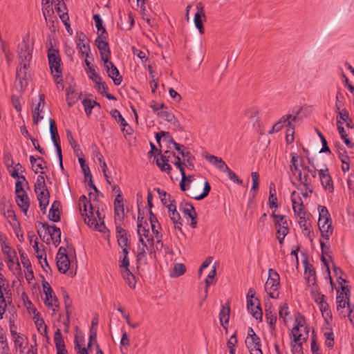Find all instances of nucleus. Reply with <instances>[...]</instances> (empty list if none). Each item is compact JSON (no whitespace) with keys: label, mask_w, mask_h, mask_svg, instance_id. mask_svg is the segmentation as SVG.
<instances>
[{"label":"nucleus","mask_w":354,"mask_h":354,"mask_svg":"<svg viewBox=\"0 0 354 354\" xmlns=\"http://www.w3.org/2000/svg\"><path fill=\"white\" fill-rule=\"evenodd\" d=\"M291 335L294 337L290 342L292 354H304L303 342H306L308 338L309 330L306 326L305 317L299 313L295 319V326L291 330Z\"/></svg>","instance_id":"nucleus-1"},{"label":"nucleus","mask_w":354,"mask_h":354,"mask_svg":"<svg viewBox=\"0 0 354 354\" xmlns=\"http://www.w3.org/2000/svg\"><path fill=\"white\" fill-rule=\"evenodd\" d=\"M48 60L51 74L56 79L60 78L62 82V72L61 68L62 59L58 49L53 48L51 41L50 40V47L48 48L47 52Z\"/></svg>","instance_id":"nucleus-2"},{"label":"nucleus","mask_w":354,"mask_h":354,"mask_svg":"<svg viewBox=\"0 0 354 354\" xmlns=\"http://www.w3.org/2000/svg\"><path fill=\"white\" fill-rule=\"evenodd\" d=\"M280 277L279 274L273 269L270 268L268 270V278L265 284V289L268 292L269 290V295L272 299L279 297V292L274 294L280 286Z\"/></svg>","instance_id":"nucleus-3"},{"label":"nucleus","mask_w":354,"mask_h":354,"mask_svg":"<svg viewBox=\"0 0 354 354\" xmlns=\"http://www.w3.org/2000/svg\"><path fill=\"white\" fill-rule=\"evenodd\" d=\"M17 57L19 61V65L29 64L32 59V50L30 49L28 44V36L24 37L22 41L18 45Z\"/></svg>","instance_id":"nucleus-4"},{"label":"nucleus","mask_w":354,"mask_h":354,"mask_svg":"<svg viewBox=\"0 0 354 354\" xmlns=\"http://www.w3.org/2000/svg\"><path fill=\"white\" fill-rule=\"evenodd\" d=\"M30 68L29 64H24L18 66L16 70V81H19L20 89L25 91L30 79V75L28 73Z\"/></svg>","instance_id":"nucleus-5"},{"label":"nucleus","mask_w":354,"mask_h":354,"mask_svg":"<svg viewBox=\"0 0 354 354\" xmlns=\"http://www.w3.org/2000/svg\"><path fill=\"white\" fill-rule=\"evenodd\" d=\"M82 216L84 217V223L90 227L100 232H102V229L106 228L104 221L98 223L97 218L94 216V207L93 205H91L89 207V210L86 212H84L82 214Z\"/></svg>","instance_id":"nucleus-6"},{"label":"nucleus","mask_w":354,"mask_h":354,"mask_svg":"<svg viewBox=\"0 0 354 354\" xmlns=\"http://www.w3.org/2000/svg\"><path fill=\"white\" fill-rule=\"evenodd\" d=\"M179 208L185 217L191 219L190 227L196 228L197 225V214L193 205L190 202L183 200L180 203Z\"/></svg>","instance_id":"nucleus-7"},{"label":"nucleus","mask_w":354,"mask_h":354,"mask_svg":"<svg viewBox=\"0 0 354 354\" xmlns=\"http://www.w3.org/2000/svg\"><path fill=\"white\" fill-rule=\"evenodd\" d=\"M42 286L44 289V294L46 295V299L44 301V304L48 307L55 306L53 309V311H56L59 305L57 304L58 302V299L57 297L55 295L53 290L48 283L44 279L42 280Z\"/></svg>","instance_id":"nucleus-8"},{"label":"nucleus","mask_w":354,"mask_h":354,"mask_svg":"<svg viewBox=\"0 0 354 354\" xmlns=\"http://www.w3.org/2000/svg\"><path fill=\"white\" fill-rule=\"evenodd\" d=\"M104 67L108 74V76L113 80V83L116 86H119L122 81V77L120 75V72L114 64L110 60H104Z\"/></svg>","instance_id":"nucleus-9"},{"label":"nucleus","mask_w":354,"mask_h":354,"mask_svg":"<svg viewBox=\"0 0 354 354\" xmlns=\"http://www.w3.org/2000/svg\"><path fill=\"white\" fill-rule=\"evenodd\" d=\"M197 12L194 15V24L196 28L198 30L201 34L205 32L203 21H206V15L205 12V6L202 2H198L196 4Z\"/></svg>","instance_id":"nucleus-10"},{"label":"nucleus","mask_w":354,"mask_h":354,"mask_svg":"<svg viewBox=\"0 0 354 354\" xmlns=\"http://www.w3.org/2000/svg\"><path fill=\"white\" fill-rule=\"evenodd\" d=\"M45 104V95L39 94L37 104L32 109L33 123L36 125L38 124L39 120L44 118V107Z\"/></svg>","instance_id":"nucleus-11"},{"label":"nucleus","mask_w":354,"mask_h":354,"mask_svg":"<svg viewBox=\"0 0 354 354\" xmlns=\"http://www.w3.org/2000/svg\"><path fill=\"white\" fill-rule=\"evenodd\" d=\"M247 308L250 313L257 320L262 321L263 312L259 299H249L247 301Z\"/></svg>","instance_id":"nucleus-12"},{"label":"nucleus","mask_w":354,"mask_h":354,"mask_svg":"<svg viewBox=\"0 0 354 354\" xmlns=\"http://www.w3.org/2000/svg\"><path fill=\"white\" fill-rule=\"evenodd\" d=\"M319 176L324 189L328 191L330 193L333 192V183L332 178L328 173V169L326 168L325 169H320L319 171Z\"/></svg>","instance_id":"nucleus-13"},{"label":"nucleus","mask_w":354,"mask_h":354,"mask_svg":"<svg viewBox=\"0 0 354 354\" xmlns=\"http://www.w3.org/2000/svg\"><path fill=\"white\" fill-rule=\"evenodd\" d=\"M95 44L100 51L101 59L103 62H104V60L110 59L111 53L106 39H96L95 40Z\"/></svg>","instance_id":"nucleus-14"},{"label":"nucleus","mask_w":354,"mask_h":354,"mask_svg":"<svg viewBox=\"0 0 354 354\" xmlns=\"http://www.w3.org/2000/svg\"><path fill=\"white\" fill-rule=\"evenodd\" d=\"M304 263V276L309 286H314L316 281L315 270L313 265L307 260L303 261Z\"/></svg>","instance_id":"nucleus-15"},{"label":"nucleus","mask_w":354,"mask_h":354,"mask_svg":"<svg viewBox=\"0 0 354 354\" xmlns=\"http://www.w3.org/2000/svg\"><path fill=\"white\" fill-rule=\"evenodd\" d=\"M110 113L115 120L118 123H120V125L122 127L121 131L126 132L127 134H131L132 129L122 117L120 112L118 109H113L111 111Z\"/></svg>","instance_id":"nucleus-16"},{"label":"nucleus","mask_w":354,"mask_h":354,"mask_svg":"<svg viewBox=\"0 0 354 354\" xmlns=\"http://www.w3.org/2000/svg\"><path fill=\"white\" fill-rule=\"evenodd\" d=\"M54 342L57 349V354H68V351L65 348L64 337L59 328H57L55 332Z\"/></svg>","instance_id":"nucleus-17"},{"label":"nucleus","mask_w":354,"mask_h":354,"mask_svg":"<svg viewBox=\"0 0 354 354\" xmlns=\"http://www.w3.org/2000/svg\"><path fill=\"white\" fill-rule=\"evenodd\" d=\"M271 217L274 218V227L277 230H283L286 229V232H289L288 221L285 215L276 214L273 212Z\"/></svg>","instance_id":"nucleus-18"},{"label":"nucleus","mask_w":354,"mask_h":354,"mask_svg":"<svg viewBox=\"0 0 354 354\" xmlns=\"http://www.w3.org/2000/svg\"><path fill=\"white\" fill-rule=\"evenodd\" d=\"M318 225L321 232L322 237L328 241L330 236L333 233V227L332 225V221H327V220H326L324 221H322V223L318 222Z\"/></svg>","instance_id":"nucleus-19"},{"label":"nucleus","mask_w":354,"mask_h":354,"mask_svg":"<svg viewBox=\"0 0 354 354\" xmlns=\"http://www.w3.org/2000/svg\"><path fill=\"white\" fill-rule=\"evenodd\" d=\"M230 307L228 304H225L222 306L219 313V319L221 325L227 332V324L230 319Z\"/></svg>","instance_id":"nucleus-20"},{"label":"nucleus","mask_w":354,"mask_h":354,"mask_svg":"<svg viewBox=\"0 0 354 354\" xmlns=\"http://www.w3.org/2000/svg\"><path fill=\"white\" fill-rule=\"evenodd\" d=\"M299 225L302 229L303 233L305 236H308L312 241L313 238V232L310 231V227L311 226L310 221L306 216L298 217Z\"/></svg>","instance_id":"nucleus-21"},{"label":"nucleus","mask_w":354,"mask_h":354,"mask_svg":"<svg viewBox=\"0 0 354 354\" xmlns=\"http://www.w3.org/2000/svg\"><path fill=\"white\" fill-rule=\"evenodd\" d=\"M60 207L61 203L55 201L49 210L48 218L53 222L57 223L60 221Z\"/></svg>","instance_id":"nucleus-22"},{"label":"nucleus","mask_w":354,"mask_h":354,"mask_svg":"<svg viewBox=\"0 0 354 354\" xmlns=\"http://www.w3.org/2000/svg\"><path fill=\"white\" fill-rule=\"evenodd\" d=\"M319 243H320V247H321V250H322V257H321V261L323 263V264L326 266V271L328 272V278L330 280V283L331 286H333V280L330 277L329 265H328V263L327 262L326 259L324 257V254L328 255V253L330 250V245H326L325 244L324 241H322V239L319 240Z\"/></svg>","instance_id":"nucleus-23"},{"label":"nucleus","mask_w":354,"mask_h":354,"mask_svg":"<svg viewBox=\"0 0 354 354\" xmlns=\"http://www.w3.org/2000/svg\"><path fill=\"white\" fill-rule=\"evenodd\" d=\"M60 257H56V263L58 270L65 274L70 268L71 261L68 254H62Z\"/></svg>","instance_id":"nucleus-24"},{"label":"nucleus","mask_w":354,"mask_h":354,"mask_svg":"<svg viewBox=\"0 0 354 354\" xmlns=\"http://www.w3.org/2000/svg\"><path fill=\"white\" fill-rule=\"evenodd\" d=\"M205 158L207 160H208L210 163L214 165L216 167L221 170L223 172L226 171L227 168H229L226 165L225 161L223 160L222 158L215 156L214 155H208L206 154Z\"/></svg>","instance_id":"nucleus-25"},{"label":"nucleus","mask_w":354,"mask_h":354,"mask_svg":"<svg viewBox=\"0 0 354 354\" xmlns=\"http://www.w3.org/2000/svg\"><path fill=\"white\" fill-rule=\"evenodd\" d=\"M16 202L21 210L26 213L30 207V201L26 192L16 194Z\"/></svg>","instance_id":"nucleus-26"},{"label":"nucleus","mask_w":354,"mask_h":354,"mask_svg":"<svg viewBox=\"0 0 354 354\" xmlns=\"http://www.w3.org/2000/svg\"><path fill=\"white\" fill-rule=\"evenodd\" d=\"M66 92L67 104L71 107L78 101L81 94L76 93L72 86H69Z\"/></svg>","instance_id":"nucleus-27"},{"label":"nucleus","mask_w":354,"mask_h":354,"mask_svg":"<svg viewBox=\"0 0 354 354\" xmlns=\"http://www.w3.org/2000/svg\"><path fill=\"white\" fill-rule=\"evenodd\" d=\"M121 274L129 287L130 288H135L136 284V278L129 268H122Z\"/></svg>","instance_id":"nucleus-28"},{"label":"nucleus","mask_w":354,"mask_h":354,"mask_svg":"<svg viewBox=\"0 0 354 354\" xmlns=\"http://www.w3.org/2000/svg\"><path fill=\"white\" fill-rule=\"evenodd\" d=\"M299 202H297L295 198H292V209L295 216L298 218L306 216L307 213L304 211V205L301 198L299 196Z\"/></svg>","instance_id":"nucleus-29"},{"label":"nucleus","mask_w":354,"mask_h":354,"mask_svg":"<svg viewBox=\"0 0 354 354\" xmlns=\"http://www.w3.org/2000/svg\"><path fill=\"white\" fill-rule=\"evenodd\" d=\"M37 225L41 226L42 228H46L48 230V234L50 236V239L52 237L61 236V230L56 225H49L46 223H42L40 221H37Z\"/></svg>","instance_id":"nucleus-30"},{"label":"nucleus","mask_w":354,"mask_h":354,"mask_svg":"<svg viewBox=\"0 0 354 354\" xmlns=\"http://www.w3.org/2000/svg\"><path fill=\"white\" fill-rule=\"evenodd\" d=\"M269 199L268 205L270 208L278 207L277 197L276 196V187L274 183L271 182L269 187Z\"/></svg>","instance_id":"nucleus-31"},{"label":"nucleus","mask_w":354,"mask_h":354,"mask_svg":"<svg viewBox=\"0 0 354 354\" xmlns=\"http://www.w3.org/2000/svg\"><path fill=\"white\" fill-rule=\"evenodd\" d=\"M53 3V1L50 0H42V12L45 17L46 21H48V18H55L53 17L54 11L53 8L50 6V4Z\"/></svg>","instance_id":"nucleus-32"},{"label":"nucleus","mask_w":354,"mask_h":354,"mask_svg":"<svg viewBox=\"0 0 354 354\" xmlns=\"http://www.w3.org/2000/svg\"><path fill=\"white\" fill-rule=\"evenodd\" d=\"M49 124L51 140L54 145H57V144H60V138L58 134L57 124L55 120L51 118L49 119Z\"/></svg>","instance_id":"nucleus-33"},{"label":"nucleus","mask_w":354,"mask_h":354,"mask_svg":"<svg viewBox=\"0 0 354 354\" xmlns=\"http://www.w3.org/2000/svg\"><path fill=\"white\" fill-rule=\"evenodd\" d=\"M2 252L7 257L8 262L14 264V259L17 258L16 252L12 248L7 245L5 241L1 243Z\"/></svg>","instance_id":"nucleus-34"},{"label":"nucleus","mask_w":354,"mask_h":354,"mask_svg":"<svg viewBox=\"0 0 354 354\" xmlns=\"http://www.w3.org/2000/svg\"><path fill=\"white\" fill-rule=\"evenodd\" d=\"M35 311L36 309H35L34 313H35ZM34 318L36 319L35 324L39 332H40L41 335H46L47 334V326L45 324L43 318L40 317L39 313L37 312L36 314H35Z\"/></svg>","instance_id":"nucleus-35"},{"label":"nucleus","mask_w":354,"mask_h":354,"mask_svg":"<svg viewBox=\"0 0 354 354\" xmlns=\"http://www.w3.org/2000/svg\"><path fill=\"white\" fill-rule=\"evenodd\" d=\"M245 345L248 348L252 346H261V339L257 334H248L245 339Z\"/></svg>","instance_id":"nucleus-36"},{"label":"nucleus","mask_w":354,"mask_h":354,"mask_svg":"<svg viewBox=\"0 0 354 354\" xmlns=\"http://www.w3.org/2000/svg\"><path fill=\"white\" fill-rule=\"evenodd\" d=\"M339 118L346 122V125L348 128L353 129V124L352 119L349 116V113L346 109H340L337 111Z\"/></svg>","instance_id":"nucleus-37"},{"label":"nucleus","mask_w":354,"mask_h":354,"mask_svg":"<svg viewBox=\"0 0 354 354\" xmlns=\"http://www.w3.org/2000/svg\"><path fill=\"white\" fill-rule=\"evenodd\" d=\"M265 312L267 323L268 324L271 331L274 332L276 329L275 324L277 322V317L273 310H270V309L265 310Z\"/></svg>","instance_id":"nucleus-38"},{"label":"nucleus","mask_w":354,"mask_h":354,"mask_svg":"<svg viewBox=\"0 0 354 354\" xmlns=\"http://www.w3.org/2000/svg\"><path fill=\"white\" fill-rule=\"evenodd\" d=\"M169 218L172 221L173 223L174 224V227L176 229L179 230L181 231L182 226H183V220L180 215V214L178 212L177 210L169 213Z\"/></svg>","instance_id":"nucleus-39"},{"label":"nucleus","mask_w":354,"mask_h":354,"mask_svg":"<svg viewBox=\"0 0 354 354\" xmlns=\"http://www.w3.org/2000/svg\"><path fill=\"white\" fill-rule=\"evenodd\" d=\"M318 212H319V223H322V221H324L327 220V221H332L330 215L328 212L326 207L323 205L318 206Z\"/></svg>","instance_id":"nucleus-40"},{"label":"nucleus","mask_w":354,"mask_h":354,"mask_svg":"<svg viewBox=\"0 0 354 354\" xmlns=\"http://www.w3.org/2000/svg\"><path fill=\"white\" fill-rule=\"evenodd\" d=\"M210 190H211V186H210L209 183H208V181L206 180L204 183V187H203V192L199 195H195V194H192L190 196L195 200L201 201V200L204 199L205 198H206L209 195Z\"/></svg>","instance_id":"nucleus-41"},{"label":"nucleus","mask_w":354,"mask_h":354,"mask_svg":"<svg viewBox=\"0 0 354 354\" xmlns=\"http://www.w3.org/2000/svg\"><path fill=\"white\" fill-rule=\"evenodd\" d=\"M130 249L123 248L122 249V256L120 257L119 263L120 268H126L129 266V259L128 257L129 251Z\"/></svg>","instance_id":"nucleus-42"},{"label":"nucleus","mask_w":354,"mask_h":354,"mask_svg":"<svg viewBox=\"0 0 354 354\" xmlns=\"http://www.w3.org/2000/svg\"><path fill=\"white\" fill-rule=\"evenodd\" d=\"M63 298L64 301V306L66 309V313L67 317V321L69 322V317L72 312L73 307H72V301L69 298V296L68 293L66 291L63 292Z\"/></svg>","instance_id":"nucleus-43"},{"label":"nucleus","mask_w":354,"mask_h":354,"mask_svg":"<svg viewBox=\"0 0 354 354\" xmlns=\"http://www.w3.org/2000/svg\"><path fill=\"white\" fill-rule=\"evenodd\" d=\"M291 118V114H286L283 115L278 122H280L281 124H286L287 129V132L292 131L294 133L295 126L290 121V118Z\"/></svg>","instance_id":"nucleus-44"},{"label":"nucleus","mask_w":354,"mask_h":354,"mask_svg":"<svg viewBox=\"0 0 354 354\" xmlns=\"http://www.w3.org/2000/svg\"><path fill=\"white\" fill-rule=\"evenodd\" d=\"M251 178L252 180V186L251 187L250 192H253V197H255L256 193L259 189V174L257 171H253L251 173Z\"/></svg>","instance_id":"nucleus-45"},{"label":"nucleus","mask_w":354,"mask_h":354,"mask_svg":"<svg viewBox=\"0 0 354 354\" xmlns=\"http://www.w3.org/2000/svg\"><path fill=\"white\" fill-rule=\"evenodd\" d=\"M114 214L115 218H116V216H118L119 218V221L122 223L124 216L123 203H120L119 204L114 203Z\"/></svg>","instance_id":"nucleus-46"},{"label":"nucleus","mask_w":354,"mask_h":354,"mask_svg":"<svg viewBox=\"0 0 354 354\" xmlns=\"http://www.w3.org/2000/svg\"><path fill=\"white\" fill-rule=\"evenodd\" d=\"M154 191L158 194L163 205H166V204L172 199L171 196L169 194L159 187H155Z\"/></svg>","instance_id":"nucleus-47"},{"label":"nucleus","mask_w":354,"mask_h":354,"mask_svg":"<svg viewBox=\"0 0 354 354\" xmlns=\"http://www.w3.org/2000/svg\"><path fill=\"white\" fill-rule=\"evenodd\" d=\"M336 299L337 304V310L339 313V315H342L344 317H345L346 315L343 313V309L346 307V304L348 305V304H349V300L346 301L344 299L343 296L342 295H337Z\"/></svg>","instance_id":"nucleus-48"},{"label":"nucleus","mask_w":354,"mask_h":354,"mask_svg":"<svg viewBox=\"0 0 354 354\" xmlns=\"http://www.w3.org/2000/svg\"><path fill=\"white\" fill-rule=\"evenodd\" d=\"M185 271L186 268L184 264L175 263L171 276L174 277H180L183 275L185 272Z\"/></svg>","instance_id":"nucleus-49"},{"label":"nucleus","mask_w":354,"mask_h":354,"mask_svg":"<svg viewBox=\"0 0 354 354\" xmlns=\"http://www.w3.org/2000/svg\"><path fill=\"white\" fill-rule=\"evenodd\" d=\"M130 234H128L124 236L118 237L117 239L118 244L120 247L126 249H130L131 248V240H130Z\"/></svg>","instance_id":"nucleus-50"},{"label":"nucleus","mask_w":354,"mask_h":354,"mask_svg":"<svg viewBox=\"0 0 354 354\" xmlns=\"http://www.w3.org/2000/svg\"><path fill=\"white\" fill-rule=\"evenodd\" d=\"M171 143L174 145V149L178 151L183 158H186L189 155V151H186V147L183 145H180L175 142L173 138H170Z\"/></svg>","instance_id":"nucleus-51"},{"label":"nucleus","mask_w":354,"mask_h":354,"mask_svg":"<svg viewBox=\"0 0 354 354\" xmlns=\"http://www.w3.org/2000/svg\"><path fill=\"white\" fill-rule=\"evenodd\" d=\"M319 309L322 313L323 317H325V320L328 322V319H332V313L330 310L328 304L326 301L319 306Z\"/></svg>","instance_id":"nucleus-52"},{"label":"nucleus","mask_w":354,"mask_h":354,"mask_svg":"<svg viewBox=\"0 0 354 354\" xmlns=\"http://www.w3.org/2000/svg\"><path fill=\"white\" fill-rule=\"evenodd\" d=\"M333 272L335 274V276L337 277L338 282L341 285L343 283H348V281L342 277V276L344 275L345 274L340 268L337 267L335 264H333Z\"/></svg>","instance_id":"nucleus-53"},{"label":"nucleus","mask_w":354,"mask_h":354,"mask_svg":"<svg viewBox=\"0 0 354 354\" xmlns=\"http://www.w3.org/2000/svg\"><path fill=\"white\" fill-rule=\"evenodd\" d=\"M326 338V345L327 347L331 348L334 346V334L332 328H330L328 331L324 332V334Z\"/></svg>","instance_id":"nucleus-54"},{"label":"nucleus","mask_w":354,"mask_h":354,"mask_svg":"<svg viewBox=\"0 0 354 354\" xmlns=\"http://www.w3.org/2000/svg\"><path fill=\"white\" fill-rule=\"evenodd\" d=\"M161 160L165 162V166L162 167L163 169L162 171H165L167 174H169L172 170L171 165L168 163L169 161H171L170 155L164 153L162 155H161Z\"/></svg>","instance_id":"nucleus-55"},{"label":"nucleus","mask_w":354,"mask_h":354,"mask_svg":"<svg viewBox=\"0 0 354 354\" xmlns=\"http://www.w3.org/2000/svg\"><path fill=\"white\" fill-rule=\"evenodd\" d=\"M145 225L140 224L137 225L138 227V235L142 236L145 238H147L149 236V230L148 228V223L147 221L144 222Z\"/></svg>","instance_id":"nucleus-56"},{"label":"nucleus","mask_w":354,"mask_h":354,"mask_svg":"<svg viewBox=\"0 0 354 354\" xmlns=\"http://www.w3.org/2000/svg\"><path fill=\"white\" fill-rule=\"evenodd\" d=\"M0 346L1 354H10L7 339L3 333L0 334Z\"/></svg>","instance_id":"nucleus-57"},{"label":"nucleus","mask_w":354,"mask_h":354,"mask_svg":"<svg viewBox=\"0 0 354 354\" xmlns=\"http://www.w3.org/2000/svg\"><path fill=\"white\" fill-rule=\"evenodd\" d=\"M28 236L30 238V241H32V238H33V237L35 238V243H34V245H32V247H33L35 252L37 253V257L38 258V259L41 260L43 254H44L45 251L44 250H43L42 252L40 251L39 246H38L39 243L37 241V238L33 233H32V236L30 234V233H28Z\"/></svg>","instance_id":"nucleus-58"},{"label":"nucleus","mask_w":354,"mask_h":354,"mask_svg":"<svg viewBox=\"0 0 354 354\" xmlns=\"http://www.w3.org/2000/svg\"><path fill=\"white\" fill-rule=\"evenodd\" d=\"M115 223L116 225L115 232L117 239L118 237H122L129 234V232L122 227V223L120 221L118 223L117 218H115Z\"/></svg>","instance_id":"nucleus-59"},{"label":"nucleus","mask_w":354,"mask_h":354,"mask_svg":"<svg viewBox=\"0 0 354 354\" xmlns=\"http://www.w3.org/2000/svg\"><path fill=\"white\" fill-rule=\"evenodd\" d=\"M19 252L20 254L21 261L24 267L27 269V271H29V268H30V267H31V263H30V261L27 254L22 250H19Z\"/></svg>","instance_id":"nucleus-60"},{"label":"nucleus","mask_w":354,"mask_h":354,"mask_svg":"<svg viewBox=\"0 0 354 354\" xmlns=\"http://www.w3.org/2000/svg\"><path fill=\"white\" fill-rule=\"evenodd\" d=\"M88 204H89V207H91V205H92L91 201L87 200V198L85 195H82L80 197V210L81 212L83 211L84 212H86L88 210Z\"/></svg>","instance_id":"nucleus-61"},{"label":"nucleus","mask_w":354,"mask_h":354,"mask_svg":"<svg viewBox=\"0 0 354 354\" xmlns=\"http://www.w3.org/2000/svg\"><path fill=\"white\" fill-rule=\"evenodd\" d=\"M227 174L229 178L232 180L234 183H237L239 185H243V180L240 179L236 174L231 170L230 168H227L225 171Z\"/></svg>","instance_id":"nucleus-62"},{"label":"nucleus","mask_w":354,"mask_h":354,"mask_svg":"<svg viewBox=\"0 0 354 354\" xmlns=\"http://www.w3.org/2000/svg\"><path fill=\"white\" fill-rule=\"evenodd\" d=\"M193 160H194V157L192 155L190 152H189L188 156H186V158H183V162L184 165L187 167L189 169L193 170L194 169Z\"/></svg>","instance_id":"nucleus-63"},{"label":"nucleus","mask_w":354,"mask_h":354,"mask_svg":"<svg viewBox=\"0 0 354 354\" xmlns=\"http://www.w3.org/2000/svg\"><path fill=\"white\" fill-rule=\"evenodd\" d=\"M95 88L99 92L100 94L103 95L104 93H106L108 91V86L105 84L104 82L102 81V79L101 78V81H97L95 82Z\"/></svg>","instance_id":"nucleus-64"}]
</instances>
